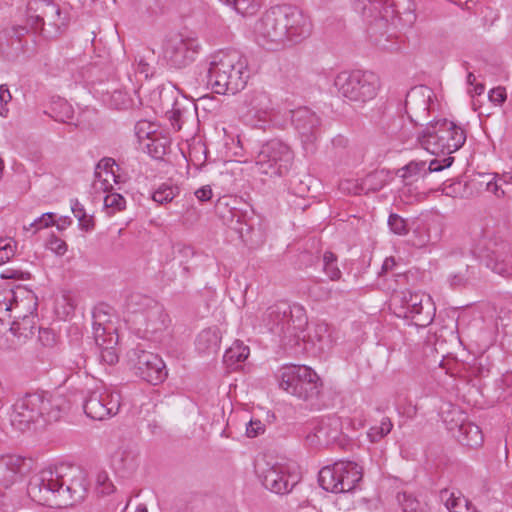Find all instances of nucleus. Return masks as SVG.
Masks as SVG:
<instances>
[{"mask_svg": "<svg viewBox=\"0 0 512 512\" xmlns=\"http://www.w3.org/2000/svg\"><path fill=\"white\" fill-rule=\"evenodd\" d=\"M195 196L200 201H208L212 197V189L209 186H203V187L199 188L198 190H196Z\"/></svg>", "mask_w": 512, "mask_h": 512, "instance_id": "obj_55", "label": "nucleus"}, {"mask_svg": "<svg viewBox=\"0 0 512 512\" xmlns=\"http://www.w3.org/2000/svg\"><path fill=\"white\" fill-rule=\"evenodd\" d=\"M161 132L157 124L147 120L139 121L135 127V133L141 145L150 141L153 137H157Z\"/></svg>", "mask_w": 512, "mask_h": 512, "instance_id": "obj_31", "label": "nucleus"}, {"mask_svg": "<svg viewBox=\"0 0 512 512\" xmlns=\"http://www.w3.org/2000/svg\"><path fill=\"white\" fill-rule=\"evenodd\" d=\"M126 201L124 197L119 193L107 194L104 198V207L107 210L108 215H112L117 211H121L125 208Z\"/></svg>", "mask_w": 512, "mask_h": 512, "instance_id": "obj_39", "label": "nucleus"}, {"mask_svg": "<svg viewBox=\"0 0 512 512\" xmlns=\"http://www.w3.org/2000/svg\"><path fill=\"white\" fill-rule=\"evenodd\" d=\"M484 90L485 88L483 84H476L473 93L476 95H481L484 92Z\"/></svg>", "mask_w": 512, "mask_h": 512, "instance_id": "obj_60", "label": "nucleus"}, {"mask_svg": "<svg viewBox=\"0 0 512 512\" xmlns=\"http://www.w3.org/2000/svg\"><path fill=\"white\" fill-rule=\"evenodd\" d=\"M221 335L217 328L203 330L196 339V347L200 352H214L218 349Z\"/></svg>", "mask_w": 512, "mask_h": 512, "instance_id": "obj_28", "label": "nucleus"}, {"mask_svg": "<svg viewBox=\"0 0 512 512\" xmlns=\"http://www.w3.org/2000/svg\"><path fill=\"white\" fill-rule=\"evenodd\" d=\"M475 80H476V77L474 76V74L469 73L467 76V82L472 85L475 82Z\"/></svg>", "mask_w": 512, "mask_h": 512, "instance_id": "obj_62", "label": "nucleus"}, {"mask_svg": "<svg viewBox=\"0 0 512 512\" xmlns=\"http://www.w3.org/2000/svg\"><path fill=\"white\" fill-rule=\"evenodd\" d=\"M393 424L388 417H384L379 425L372 426L367 435L371 442H378L392 430Z\"/></svg>", "mask_w": 512, "mask_h": 512, "instance_id": "obj_34", "label": "nucleus"}, {"mask_svg": "<svg viewBox=\"0 0 512 512\" xmlns=\"http://www.w3.org/2000/svg\"><path fill=\"white\" fill-rule=\"evenodd\" d=\"M473 275H474V272L470 270L468 265H466L464 269H461L458 273L451 276V283L453 285H463Z\"/></svg>", "mask_w": 512, "mask_h": 512, "instance_id": "obj_49", "label": "nucleus"}, {"mask_svg": "<svg viewBox=\"0 0 512 512\" xmlns=\"http://www.w3.org/2000/svg\"><path fill=\"white\" fill-rule=\"evenodd\" d=\"M117 458L125 470H134L136 468L137 454L133 450H121L117 453Z\"/></svg>", "mask_w": 512, "mask_h": 512, "instance_id": "obj_45", "label": "nucleus"}, {"mask_svg": "<svg viewBox=\"0 0 512 512\" xmlns=\"http://www.w3.org/2000/svg\"><path fill=\"white\" fill-rule=\"evenodd\" d=\"M396 265L395 259L393 257H388L384 260L382 265V272L391 271Z\"/></svg>", "mask_w": 512, "mask_h": 512, "instance_id": "obj_57", "label": "nucleus"}, {"mask_svg": "<svg viewBox=\"0 0 512 512\" xmlns=\"http://www.w3.org/2000/svg\"><path fill=\"white\" fill-rule=\"evenodd\" d=\"M363 476L362 468L353 461H338L319 472L320 486L332 493L354 490Z\"/></svg>", "mask_w": 512, "mask_h": 512, "instance_id": "obj_9", "label": "nucleus"}, {"mask_svg": "<svg viewBox=\"0 0 512 512\" xmlns=\"http://www.w3.org/2000/svg\"><path fill=\"white\" fill-rule=\"evenodd\" d=\"M83 407L89 418L102 421L118 413L120 396L104 385L98 384L89 390Z\"/></svg>", "mask_w": 512, "mask_h": 512, "instance_id": "obj_15", "label": "nucleus"}, {"mask_svg": "<svg viewBox=\"0 0 512 512\" xmlns=\"http://www.w3.org/2000/svg\"><path fill=\"white\" fill-rule=\"evenodd\" d=\"M307 19L291 7H274L255 23L256 41L262 47L276 50L288 41H298L309 33Z\"/></svg>", "mask_w": 512, "mask_h": 512, "instance_id": "obj_2", "label": "nucleus"}, {"mask_svg": "<svg viewBox=\"0 0 512 512\" xmlns=\"http://www.w3.org/2000/svg\"><path fill=\"white\" fill-rule=\"evenodd\" d=\"M458 438L463 445L471 448L480 447L484 440L481 429L471 422L460 424Z\"/></svg>", "mask_w": 512, "mask_h": 512, "instance_id": "obj_27", "label": "nucleus"}, {"mask_svg": "<svg viewBox=\"0 0 512 512\" xmlns=\"http://www.w3.org/2000/svg\"><path fill=\"white\" fill-rule=\"evenodd\" d=\"M26 464L24 458L18 455H4L0 457V486L8 488L22 473Z\"/></svg>", "mask_w": 512, "mask_h": 512, "instance_id": "obj_22", "label": "nucleus"}, {"mask_svg": "<svg viewBox=\"0 0 512 512\" xmlns=\"http://www.w3.org/2000/svg\"><path fill=\"white\" fill-rule=\"evenodd\" d=\"M4 167H5L4 160L2 158H0V180L3 177Z\"/></svg>", "mask_w": 512, "mask_h": 512, "instance_id": "obj_63", "label": "nucleus"}, {"mask_svg": "<svg viewBox=\"0 0 512 512\" xmlns=\"http://www.w3.org/2000/svg\"><path fill=\"white\" fill-rule=\"evenodd\" d=\"M298 377H302V380L300 385L293 389V396L306 401L317 398L322 387L317 373L306 366V369L302 370V374L298 375Z\"/></svg>", "mask_w": 512, "mask_h": 512, "instance_id": "obj_21", "label": "nucleus"}, {"mask_svg": "<svg viewBox=\"0 0 512 512\" xmlns=\"http://www.w3.org/2000/svg\"><path fill=\"white\" fill-rule=\"evenodd\" d=\"M306 369L305 365H288L284 366L279 371V386L287 393L293 395V389L298 387L301 383L302 370Z\"/></svg>", "mask_w": 512, "mask_h": 512, "instance_id": "obj_24", "label": "nucleus"}, {"mask_svg": "<svg viewBox=\"0 0 512 512\" xmlns=\"http://www.w3.org/2000/svg\"><path fill=\"white\" fill-rule=\"evenodd\" d=\"M29 10L41 11V15H37V19L43 21L45 17L52 18L54 15H60V8L49 0H33L28 4Z\"/></svg>", "mask_w": 512, "mask_h": 512, "instance_id": "obj_32", "label": "nucleus"}, {"mask_svg": "<svg viewBox=\"0 0 512 512\" xmlns=\"http://www.w3.org/2000/svg\"><path fill=\"white\" fill-rule=\"evenodd\" d=\"M176 194L177 188L163 184L152 194V199L158 204H166L171 202Z\"/></svg>", "mask_w": 512, "mask_h": 512, "instance_id": "obj_42", "label": "nucleus"}, {"mask_svg": "<svg viewBox=\"0 0 512 512\" xmlns=\"http://www.w3.org/2000/svg\"><path fill=\"white\" fill-rule=\"evenodd\" d=\"M133 300L140 308L131 313L130 322L138 332L154 335L167 328L168 315L162 305L148 297L136 296Z\"/></svg>", "mask_w": 512, "mask_h": 512, "instance_id": "obj_10", "label": "nucleus"}, {"mask_svg": "<svg viewBox=\"0 0 512 512\" xmlns=\"http://www.w3.org/2000/svg\"><path fill=\"white\" fill-rule=\"evenodd\" d=\"M63 405L61 396L44 391L27 393L13 404L10 421L20 431L43 429L60 419Z\"/></svg>", "mask_w": 512, "mask_h": 512, "instance_id": "obj_3", "label": "nucleus"}, {"mask_svg": "<svg viewBox=\"0 0 512 512\" xmlns=\"http://www.w3.org/2000/svg\"><path fill=\"white\" fill-rule=\"evenodd\" d=\"M486 189L488 192L494 194L497 198H501L505 195V191L502 189L498 180L489 181L486 185Z\"/></svg>", "mask_w": 512, "mask_h": 512, "instance_id": "obj_54", "label": "nucleus"}, {"mask_svg": "<svg viewBox=\"0 0 512 512\" xmlns=\"http://www.w3.org/2000/svg\"><path fill=\"white\" fill-rule=\"evenodd\" d=\"M417 143L433 155L451 154L463 146L466 134L463 128L447 119L429 122L418 133Z\"/></svg>", "mask_w": 512, "mask_h": 512, "instance_id": "obj_5", "label": "nucleus"}, {"mask_svg": "<svg viewBox=\"0 0 512 512\" xmlns=\"http://www.w3.org/2000/svg\"><path fill=\"white\" fill-rule=\"evenodd\" d=\"M87 491L84 473L72 467L42 469L29 482L28 494L37 503L47 506H69L81 501Z\"/></svg>", "mask_w": 512, "mask_h": 512, "instance_id": "obj_1", "label": "nucleus"}, {"mask_svg": "<svg viewBox=\"0 0 512 512\" xmlns=\"http://www.w3.org/2000/svg\"><path fill=\"white\" fill-rule=\"evenodd\" d=\"M453 160V157H446L441 161L433 159L430 161L428 167H426L425 161H411L401 169V176L405 180L413 179L416 177H423L427 173L439 172L445 168L450 167L453 163Z\"/></svg>", "mask_w": 512, "mask_h": 512, "instance_id": "obj_20", "label": "nucleus"}, {"mask_svg": "<svg viewBox=\"0 0 512 512\" xmlns=\"http://www.w3.org/2000/svg\"><path fill=\"white\" fill-rule=\"evenodd\" d=\"M265 431V425L260 420H251L246 428L248 437H256Z\"/></svg>", "mask_w": 512, "mask_h": 512, "instance_id": "obj_51", "label": "nucleus"}, {"mask_svg": "<svg viewBox=\"0 0 512 512\" xmlns=\"http://www.w3.org/2000/svg\"><path fill=\"white\" fill-rule=\"evenodd\" d=\"M246 62L236 52L213 55L208 69V83L217 94H236L246 85Z\"/></svg>", "mask_w": 512, "mask_h": 512, "instance_id": "obj_4", "label": "nucleus"}, {"mask_svg": "<svg viewBox=\"0 0 512 512\" xmlns=\"http://www.w3.org/2000/svg\"><path fill=\"white\" fill-rule=\"evenodd\" d=\"M169 146V138L162 132L142 145L143 149L155 159H161Z\"/></svg>", "mask_w": 512, "mask_h": 512, "instance_id": "obj_30", "label": "nucleus"}, {"mask_svg": "<svg viewBox=\"0 0 512 512\" xmlns=\"http://www.w3.org/2000/svg\"><path fill=\"white\" fill-rule=\"evenodd\" d=\"M36 309L37 297L30 289L19 286L0 291V313L7 315L8 320L34 317Z\"/></svg>", "mask_w": 512, "mask_h": 512, "instance_id": "obj_13", "label": "nucleus"}, {"mask_svg": "<svg viewBox=\"0 0 512 512\" xmlns=\"http://www.w3.org/2000/svg\"><path fill=\"white\" fill-rule=\"evenodd\" d=\"M432 97L433 91L426 86L414 87L408 92L405 108L412 122L418 123L428 116Z\"/></svg>", "mask_w": 512, "mask_h": 512, "instance_id": "obj_18", "label": "nucleus"}, {"mask_svg": "<svg viewBox=\"0 0 512 512\" xmlns=\"http://www.w3.org/2000/svg\"><path fill=\"white\" fill-rule=\"evenodd\" d=\"M259 0H236L235 10L243 16L253 15L260 8Z\"/></svg>", "mask_w": 512, "mask_h": 512, "instance_id": "obj_43", "label": "nucleus"}, {"mask_svg": "<svg viewBox=\"0 0 512 512\" xmlns=\"http://www.w3.org/2000/svg\"><path fill=\"white\" fill-rule=\"evenodd\" d=\"M135 512H148L146 505L140 504L137 506Z\"/></svg>", "mask_w": 512, "mask_h": 512, "instance_id": "obj_61", "label": "nucleus"}, {"mask_svg": "<svg viewBox=\"0 0 512 512\" xmlns=\"http://www.w3.org/2000/svg\"><path fill=\"white\" fill-rule=\"evenodd\" d=\"M292 122L302 134L307 135L318 126L319 119L313 111L303 107L293 111Z\"/></svg>", "mask_w": 512, "mask_h": 512, "instance_id": "obj_25", "label": "nucleus"}, {"mask_svg": "<svg viewBox=\"0 0 512 512\" xmlns=\"http://www.w3.org/2000/svg\"><path fill=\"white\" fill-rule=\"evenodd\" d=\"M442 192L449 197L463 198L468 195V187L465 182L454 181L449 184H444Z\"/></svg>", "mask_w": 512, "mask_h": 512, "instance_id": "obj_41", "label": "nucleus"}, {"mask_svg": "<svg viewBox=\"0 0 512 512\" xmlns=\"http://www.w3.org/2000/svg\"><path fill=\"white\" fill-rule=\"evenodd\" d=\"M95 490L97 494L106 496L115 492L116 488L105 471H101L96 475Z\"/></svg>", "mask_w": 512, "mask_h": 512, "instance_id": "obj_37", "label": "nucleus"}, {"mask_svg": "<svg viewBox=\"0 0 512 512\" xmlns=\"http://www.w3.org/2000/svg\"><path fill=\"white\" fill-rule=\"evenodd\" d=\"M54 224V214L53 213H44L41 217L36 219L34 222L30 224L31 227H35L36 230L47 228Z\"/></svg>", "mask_w": 512, "mask_h": 512, "instance_id": "obj_50", "label": "nucleus"}, {"mask_svg": "<svg viewBox=\"0 0 512 512\" xmlns=\"http://www.w3.org/2000/svg\"><path fill=\"white\" fill-rule=\"evenodd\" d=\"M475 253L495 273L512 276V247L509 243L485 238L475 249Z\"/></svg>", "mask_w": 512, "mask_h": 512, "instance_id": "obj_14", "label": "nucleus"}, {"mask_svg": "<svg viewBox=\"0 0 512 512\" xmlns=\"http://www.w3.org/2000/svg\"><path fill=\"white\" fill-rule=\"evenodd\" d=\"M48 247L58 255H63L67 251V244L57 237H53L49 240Z\"/></svg>", "mask_w": 512, "mask_h": 512, "instance_id": "obj_53", "label": "nucleus"}, {"mask_svg": "<svg viewBox=\"0 0 512 512\" xmlns=\"http://www.w3.org/2000/svg\"><path fill=\"white\" fill-rule=\"evenodd\" d=\"M250 350L248 346H245L241 341L236 340L226 350L224 354V361L227 365H234L245 361L249 356Z\"/></svg>", "mask_w": 512, "mask_h": 512, "instance_id": "obj_29", "label": "nucleus"}, {"mask_svg": "<svg viewBox=\"0 0 512 512\" xmlns=\"http://www.w3.org/2000/svg\"><path fill=\"white\" fill-rule=\"evenodd\" d=\"M327 332V327L324 324H319L315 327V333L318 340H322L324 334Z\"/></svg>", "mask_w": 512, "mask_h": 512, "instance_id": "obj_59", "label": "nucleus"}, {"mask_svg": "<svg viewBox=\"0 0 512 512\" xmlns=\"http://www.w3.org/2000/svg\"><path fill=\"white\" fill-rule=\"evenodd\" d=\"M72 211H73V214L74 216L78 219L80 217H83L85 213L83 207L78 203L76 202L73 206H72Z\"/></svg>", "mask_w": 512, "mask_h": 512, "instance_id": "obj_58", "label": "nucleus"}, {"mask_svg": "<svg viewBox=\"0 0 512 512\" xmlns=\"http://www.w3.org/2000/svg\"><path fill=\"white\" fill-rule=\"evenodd\" d=\"M256 468L263 485L276 494L290 492L298 481L293 466L286 462H258Z\"/></svg>", "mask_w": 512, "mask_h": 512, "instance_id": "obj_12", "label": "nucleus"}, {"mask_svg": "<svg viewBox=\"0 0 512 512\" xmlns=\"http://www.w3.org/2000/svg\"><path fill=\"white\" fill-rule=\"evenodd\" d=\"M391 231L398 235H405L408 232L406 221L397 214H391L388 219Z\"/></svg>", "mask_w": 512, "mask_h": 512, "instance_id": "obj_47", "label": "nucleus"}, {"mask_svg": "<svg viewBox=\"0 0 512 512\" xmlns=\"http://www.w3.org/2000/svg\"><path fill=\"white\" fill-rule=\"evenodd\" d=\"M78 221H79V225H80L81 229H83L85 231H89V230L93 229V227H94V222H93L92 217L88 216L87 214H84L83 217L78 218Z\"/></svg>", "mask_w": 512, "mask_h": 512, "instance_id": "obj_56", "label": "nucleus"}, {"mask_svg": "<svg viewBox=\"0 0 512 512\" xmlns=\"http://www.w3.org/2000/svg\"><path fill=\"white\" fill-rule=\"evenodd\" d=\"M361 185L363 186L364 194L379 191L385 185L383 172L376 171L368 174L361 179Z\"/></svg>", "mask_w": 512, "mask_h": 512, "instance_id": "obj_33", "label": "nucleus"}, {"mask_svg": "<svg viewBox=\"0 0 512 512\" xmlns=\"http://www.w3.org/2000/svg\"><path fill=\"white\" fill-rule=\"evenodd\" d=\"M7 315L0 313V348L3 350L15 349L17 343L10 338L9 328L6 323Z\"/></svg>", "mask_w": 512, "mask_h": 512, "instance_id": "obj_40", "label": "nucleus"}, {"mask_svg": "<svg viewBox=\"0 0 512 512\" xmlns=\"http://www.w3.org/2000/svg\"><path fill=\"white\" fill-rule=\"evenodd\" d=\"M334 85L344 98L356 103H366L376 97L380 83L373 73L356 70L340 72Z\"/></svg>", "mask_w": 512, "mask_h": 512, "instance_id": "obj_8", "label": "nucleus"}, {"mask_svg": "<svg viewBox=\"0 0 512 512\" xmlns=\"http://www.w3.org/2000/svg\"><path fill=\"white\" fill-rule=\"evenodd\" d=\"M339 188L343 193L352 195L364 194L363 186L361 185V179H345L339 184Z\"/></svg>", "mask_w": 512, "mask_h": 512, "instance_id": "obj_44", "label": "nucleus"}, {"mask_svg": "<svg viewBox=\"0 0 512 512\" xmlns=\"http://www.w3.org/2000/svg\"><path fill=\"white\" fill-rule=\"evenodd\" d=\"M338 422L321 423L314 427L311 432L306 435V442L309 446H324L333 442L338 435Z\"/></svg>", "mask_w": 512, "mask_h": 512, "instance_id": "obj_23", "label": "nucleus"}, {"mask_svg": "<svg viewBox=\"0 0 512 512\" xmlns=\"http://www.w3.org/2000/svg\"><path fill=\"white\" fill-rule=\"evenodd\" d=\"M117 322V318L103 308H97L93 313V335L99 359L107 365H114L119 360Z\"/></svg>", "mask_w": 512, "mask_h": 512, "instance_id": "obj_7", "label": "nucleus"}, {"mask_svg": "<svg viewBox=\"0 0 512 512\" xmlns=\"http://www.w3.org/2000/svg\"><path fill=\"white\" fill-rule=\"evenodd\" d=\"M441 498L450 512H464L463 509L467 508L464 498L456 497L454 493H450L448 490L441 491Z\"/></svg>", "mask_w": 512, "mask_h": 512, "instance_id": "obj_36", "label": "nucleus"}, {"mask_svg": "<svg viewBox=\"0 0 512 512\" xmlns=\"http://www.w3.org/2000/svg\"><path fill=\"white\" fill-rule=\"evenodd\" d=\"M11 100V94L7 88L0 86V115L5 117L8 113L7 104Z\"/></svg>", "mask_w": 512, "mask_h": 512, "instance_id": "obj_52", "label": "nucleus"}, {"mask_svg": "<svg viewBox=\"0 0 512 512\" xmlns=\"http://www.w3.org/2000/svg\"><path fill=\"white\" fill-rule=\"evenodd\" d=\"M392 303H401L403 316L411 318L417 326L429 325L435 316V306L428 294L423 292H402L392 297Z\"/></svg>", "mask_w": 512, "mask_h": 512, "instance_id": "obj_11", "label": "nucleus"}, {"mask_svg": "<svg viewBox=\"0 0 512 512\" xmlns=\"http://www.w3.org/2000/svg\"><path fill=\"white\" fill-rule=\"evenodd\" d=\"M35 328V316L14 319L9 327L10 338L14 339L18 346L21 340H25L34 334Z\"/></svg>", "mask_w": 512, "mask_h": 512, "instance_id": "obj_26", "label": "nucleus"}, {"mask_svg": "<svg viewBox=\"0 0 512 512\" xmlns=\"http://www.w3.org/2000/svg\"><path fill=\"white\" fill-rule=\"evenodd\" d=\"M129 362L135 373L151 384L157 385L167 378L168 372L164 361L153 352L135 349L129 354Z\"/></svg>", "mask_w": 512, "mask_h": 512, "instance_id": "obj_16", "label": "nucleus"}, {"mask_svg": "<svg viewBox=\"0 0 512 512\" xmlns=\"http://www.w3.org/2000/svg\"><path fill=\"white\" fill-rule=\"evenodd\" d=\"M199 49L198 41L191 37L175 35L164 46V57L174 67L181 68L189 64Z\"/></svg>", "mask_w": 512, "mask_h": 512, "instance_id": "obj_17", "label": "nucleus"}, {"mask_svg": "<svg viewBox=\"0 0 512 512\" xmlns=\"http://www.w3.org/2000/svg\"><path fill=\"white\" fill-rule=\"evenodd\" d=\"M15 254V242L12 239H0V265L9 261Z\"/></svg>", "mask_w": 512, "mask_h": 512, "instance_id": "obj_46", "label": "nucleus"}, {"mask_svg": "<svg viewBox=\"0 0 512 512\" xmlns=\"http://www.w3.org/2000/svg\"><path fill=\"white\" fill-rule=\"evenodd\" d=\"M427 198V194L426 193H420L416 196V201H423Z\"/></svg>", "mask_w": 512, "mask_h": 512, "instance_id": "obj_64", "label": "nucleus"}, {"mask_svg": "<svg viewBox=\"0 0 512 512\" xmlns=\"http://www.w3.org/2000/svg\"><path fill=\"white\" fill-rule=\"evenodd\" d=\"M398 502L404 512H425V507L415 497L407 493H400L397 496Z\"/></svg>", "mask_w": 512, "mask_h": 512, "instance_id": "obj_38", "label": "nucleus"}, {"mask_svg": "<svg viewBox=\"0 0 512 512\" xmlns=\"http://www.w3.org/2000/svg\"><path fill=\"white\" fill-rule=\"evenodd\" d=\"M119 167L112 158H103L95 169L93 189L97 193H106L113 189L114 184L119 182L117 175Z\"/></svg>", "mask_w": 512, "mask_h": 512, "instance_id": "obj_19", "label": "nucleus"}, {"mask_svg": "<svg viewBox=\"0 0 512 512\" xmlns=\"http://www.w3.org/2000/svg\"><path fill=\"white\" fill-rule=\"evenodd\" d=\"M337 258L336 256L330 252L326 251L323 255V270L327 274V276L332 281L339 280L341 277V271L337 266Z\"/></svg>", "mask_w": 512, "mask_h": 512, "instance_id": "obj_35", "label": "nucleus"}, {"mask_svg": "<svg viewBox=\"0 0 512 512\" xmlns=\"http://www.w3.org/2000/svg\"><path fill=\"white\" fill-rule=\"evenodd\" d=\"M489 100L495 105H502L507 99L506 89L502 86L493 88L489 92Z\"/></svg>", "mask_w": 512, "mask_h": 512, "instance_id": "obj_48", "label": "nucleus"}, {"mask_svg": "<svg viewBox=\"0 0 512 512\" xmlns=\"http://www.w3.org/2000/svg\"><path fill=\"white\" fill-rule=\"evenodd\" d=\"M294 162L292 149L284 142L273 139L264 143L255 158L254 171L266 179L288 174Z\"/></svg>", "mask_w": 512, "mask_h": 512, "instance_id": "obj_6", "label": "nucleus"}]
</instances>
